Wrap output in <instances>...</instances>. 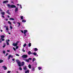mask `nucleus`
<instances>
[{
    "label": "nucleus",
    "instance_id": "f257e3e1",
    "mask_svg": "<svg viewBox=\"0 0 73 73\" xmlns=\"http://www.w3.org/2000/svg\"><path fill=\"white\" fill-rule=\"evenodd\" d=\"M16 61L18 64V65L19 66L21 67V66H24V64L25 63L24 62H22V64H21V62H20V61H19V60H16Z\"/></svg>",
    "mask_w": 73,
    "mask_h": 73
},
{
    "label": "nucleus",
    "instance_id": "f03ea898",
    "mask_svg": "<svg viewBox=\"0 0 73 73\" xmlns=\"http://www.w3.org/2000/svg\"><path fill=\"white\" fill-rule=\"evenodd\" d=\"M7 7L9 8V9H10V8H16V6L13 5H10L9 4H7Z\"/></svg>",
    "mask_w": 73,
    "mask_h": 73
},
{
    "label": "nucleus",
    "instance_id": "7ed1b4c3",
    "mask_svg": "<svg viewBox=\"0 0 73 73\" xmlns=\"http://www.w3.org/2000/svg\"><path fill=\"white\" fill-rule=\"evenodd\" d=\"M28 54L29 55L30 54H33L34 55H37V53L36 52H34L33 53L32 52H31V51H29L28 52Z\"/></svg>",
    "mask_w": 73,
    "mask_h": 73
},
{
    "label": "nucleus",
    "instance_id": "20e7f679",
    "mask_svg": "<svg viewBox=\"0 0 73 73\" xmlns=\"http://www.w3.org/2000/svg\"><path fill=\"white\" fill-rule=\"evenodd\" d=\"M19 42H20L17 41L16 42V43H13L12 45H13V46H17V45H18V43H19Z\"/></svg>",
    "mask_w": 73,
    "mask_h": 73
},
{
    "label": "nucleus",
    "instance_id": "39448f33",
    "mask_svg": "<svg viewBox=\"0 0 73 73\" xmlns=\"http://www.w3.org/2000/svg\"><path fill=\"white\" fill-rule=\"evenodd\" d=\"M22 57L23 58H27L28 57V56L27 55H23L22 56Z\"/></svg>",
    "mask_w": 73,
    "mask_h": 73
},
{
    "label": "nucleus",
    "instance_id": "423d86ee",
    "mask_svg": "<svg viewBox=\"0 0 73 73\" xmlns=\"http://www.w3.org/2000/svg\"><path fill=\"white\" fill-rule=\"evenodd\" d=\"M2 68H4V70H7V67L5 66H2Z\"/></svg>",
    "mask_w": 73,
    "mask_h": 73
},
{
    "label": "nucleus",
    "instance_id": "0eeeda50",
    "mask_svg": "<svg viewBox=\"0 0 73 73\" xmlns=\"http://www.w3.org/2000/svg\"><path fill=\"white\" fill-rule=\"evenodd\" d=\"M0 36L1 37V40H2L3 38H4L5 37V36H4V35H1Z\"/></svg>",
    "mask_w": 73,
    "mask_h": 73
},
{
    "label": "nucleus",
    "instance_id": "6e6552de",
    "mask_svg": "<svg viewBox=\"0 0 73 73\" xmlns=\"http://www.w3.org/2000/svg\"><path fill=\"white\" fill-rule=\"evenodd\" d=\"M7 3H8V1L6 0L4 1L3 2V4H7Z\"/></svg>",
    "mask_w": 73,
    "mask_h": 73
},
{
    "label": "nucleus",
    "instance_id": "1a4fd4ad",
    "mask_svg": "<svg viewBox=\"0 0 73 73\" xmlns=\"http://www.w3.org/2000/svg\"><path fill=\"white\" fill-rule=\"evenodd\" d=\"M9 10H7V11H6V13H7V14H9V15H11V13H9Z\"/></svg>",
    "mask_w": 73,
    "mask_h": 73
},
{
    "label": "nucleus",
    "instance_id": "9d476101",
    "mask_svg": "<svg viewBox=\"0 0 73 73\" xmlns=\"http://www.w3.org/2000/svg\"><path fill=\"white\" fill-rule=\"evenodd\" d=\"M23 69L24 70H27V67L26 66L23 67Z\"/></svg>",
    "mask_w": 73,
    "mask_h": 73
},
{
    "label": "nucleus",
    "instance_id": "9b49d317",
    "mask_svg": "<svg viewBox=\"0 0 73 73\" xmlns=\"http://www.w3.org/2000/svg\"><path fill=\"white\" fill-rule=\"evenodd\" d=\"M23 31L24 32V34H26V33L28 32V31L27 30H24Z\"/></svg>",
    "mask_w": 73,
    "mask_h": 73
},
{
    "label": "nucleus",
    "instance_id": "f8f14e48",
    "mask_svg": "<svg viewBox=\"0 0 73 73\" xmlns=\"http://www.w3.org/2000/svg\"><path fill=\"white\" fill-rule=\"evenodd\" d=\"M18 11V7H16L15 9V11L16 12H17Z\"/></svg>",
    "mask_w": 73,
    "mask_h": 73
},
{
    "label": "nucleus",
    "instance_id": "ddd939ff",
    "mask_svg": "<svg viewBox=\"0 0 73 73\" xmlns=\"http://www.w3.org/2000/svg\"><path fill=\"white\" fill-rule=\"evenodd\" d=\"M1 14L3 16H4V15H5V13L4 12H2L1 13Z\"/></svg>",
    "mask_w": 73,
    "mask_h": 73
},
{
    "label": "nucleus",
    "instance_id": "4468645a",
    "mask_svg": "<svg viewBox=\"0 0 73 73\" xmlns=\"http://www.w3.org/2000/svg\"><path fill=\"white\" fill-rule=\"evenodd\" d=\"M35 61H36V58H33V62Z\"/></svg>",
    "mask_w": 73,
    "mask_h": 73
},
{
    "label": "nucleus",
    "instance_id": "2eb2a0df",
    "mask_svg": "<svg viewBox=\"0 0 73 73\" xmlns=\"http://www.w3.org/2000/svg\"><path fill=\"white\" fill-rule=\"evenodd\" d=\"M37 50H38V49H37V48H34V51H35V52H36V51H37Z\"/></svg>",
    "mask_w": 73,
    "mask_h": 73
},
{
    "label": "nucleus",
    "instance_id": "dca6fc26",
    "mask_svg": "<svg viewBox=\"0 0 73 73\" xmlns=\"http://www.w3.org/2000/svg\"><path fill=\"white\" fill-rule=\"evenodd\" d=\"M22 23H25V22H26V20H22Z\"/></svg>",
    "mask_w": 73,
    "mask_h": 73
},
{
    "label": "nucleus",
    "instance_id": "f3484780",
    "mask_svg": "<svg viewBox=\"0 0 73 73\" xmlns=\"http://www.w3.org/2000/svg\"><path fill=\"white\" fill-rule=\"evenodd\" d=\"M6 43L7 44V45H9V42H8V41H7V40H6Z\"/></svg>",
    "mask_w": 73,
    "mask_h": 73
},
{
    "label": "nucleus",
    "instance_id": "a211bd4d",
    "mask_svg": "<svg viewBox=\"0 0 73 73\" xmlns=\"http://www.w3.org/2000/svg\"><path fill=\"white\" fill-rule=\"evenodd\" d=\"M25 73H29V71L28 70H27V71H25Z\"/></svg>",
    "mask_w": 73,
    "mask_h": 73
},
{
    "label": "nucleus",
    "instance_id": "6ab92c4d",
    "mask_svg": "<svg viewBox=\"0 0 73 73\" xmlns=\"http://www.w3.org/2000/svg\"><path fill=\"white\" fill-rule=\"evenodd\" d=\"M6 31H8V30L9 29L8 28V27L7 26L6 27Z\"/></svg>",
    "mask_w": 73,
    "mask_h": 73
},
{
    "label": "nucleus",
    "instance_id": "aec40b11",
    "mask_svg": "<svg viewBox=\"0 0 73 73\" xmlns=\"http://www.w3.org/2000/svg\"><path fill=\"white\" fill-rule=\"evenodd\" d=\"M28 67L29 69H31V65L29 64L28 66Z\"/></svg>",
    "mask_w": 73,
    "mask_h": 73
},
{
    "label": "nucleus",
    "instance_id": "412c9836",
    "mask_svg": "<svg viewBox=\"0 0 73 73\" xmlns=\"http://www.w3.org/2000/svg\"><path fill=\"white\" fill-rule=\"evenodd\" d=\"M3 60H1V59L0 58V63H2V62H3Z\"/></svg>",
    "mask_w": 73,
    "mask_h": 73
},
{
    "label": "nucleus",
    "instance_id": "4be33fe9",
    "mask_svg": "<svg viewBox=\"0 0 73 73\" xmlns=\"http://www.w3.org/2000/svg\"><path fill=\"white\" fill-rule=\"evenodd\" d=\"M24 16H21V20H23L24 19L23 18Z\"/></svg>",
    "mask_w": 73,
    "mask_h": 73
},
{
    "label": "nucleus",
    "instance_id": "5701e85b",
    "mask_svg": "<svg viewBox=\"0 0 73 73\" xmlns=\"http://www.w3.org/2000/svg\"><path fill=\"white\" fill-rule=\"evenodd\" d=\"M29 47L31 46V43H30L29 44Z\"/></svg>",
    "mask_w": 73,
    "mask_h": 73
},
{
    "label": "nucleus",
    "instance_id": "b1692460",
    "mask_svg": "<svg viewBox=\"0 0 73 73\" xmlns=\"http://www.w3.org/2000/svg\"><path fill=\"white\" fill-rule=\"evenodd\" d=\"M26 46H27V44H26V43L25 44L23 45V47H25Z\"/></svg>",
    "mask_w": 73,
    "mask_h": 73
},
{
    "label": "nucleus",
    "instance_id": "393cba45",
    "mask_svg": "<svg viewBox=\"0 0 73 73\" xmlns=\"http://www.w3.org/2000/svg\"><path fill=\"white\" fill-rule=\"evenodd\" d=\"M19 69L20 70H23V69H22V68H21V67H20L19 68Z\"/></svg>",
    "mask_w": 73,
    "mask_h": 73
},
{
    "label": "nucleus",
    "instance_id": "a878e982",
    "mask_svg": "<svg viewBox=\"0 0 73 73\" xmlns=\"http://www.w3.org/2000/svg\"><path fill=\"white\" fill-rule=\"evenodd\" d=\"M17 23L18 24H19V25H18V27H19V26H20V23L19 22H17Z\"/></svg>",
    "mask_w": 73,
    "mask_h": 73
},
{
    "label": "nucleus",
    "instance_id": "bb28decb",
    "mask_svg": "<svg viewBox=\"0 0 73 73\" xmlns=\"http://www.w3.org/2000/svg\"><path fill=\"white\" fill-rule=\"evenodd\" d=\"M8 23L10 24V25H12V24L11 23V22H10V21H8Z\"/></svg>",
    "mask_w": 73,
    "mask_h": 73
},
{
    "label": "nucleus",
    "instance_id": "cd10ccee",
    "mask_svg": "<svg viewBox=\"0 0 73 73\" xmlns=\"http://www.w3.org/2000/svg\"><path fill=\"white\" fill-rule=\"evenodd\" d=\"M10 20H15V19L13 18H10Z\"/></svg>",
    "mask_w": 73,
    "mask_h": 73
},
{
    "label": "nucleus",
    "instance_id": "c85d7f7f",
    "mask_svg": "<svg viewBox=\"0 0 73 73\" xmlns=\"http://www.w3.org/2000/svg\"><path fill=\"white\" fill-rule=\"evenodd\" d=\"M32 70V71H35V68H33Z\"/></svg>",
    "mask_w": 73,
    "mask_h": 73
},
{
    "label": "nucleus",
    "instance_id": "c756f323",
    "mask_svg": "<svg viewBox=\"0 0 73 73\" xmlns=\"http://www.w3.org/2000/svg\"><path fill=\"white\" fill-rule=\"evenodd\" d=\"M39 70H41V67H39L38 68Z\"/></svg>",
    "mask_w": 73,
    "mask_h": 73
},
{
    "label": "nucleus",
    "instance_id": "7c9ffc66",
    "mask_svg": "<svg viewBox=\"0 0 73 73\" xmlns=\"http://www.w3.org/2000/svg\"><path fill=\"white\" fill-rule=\"evenodd\" d=\"M3 54H5V50L3 51Z\"/></svg>",
    "mask_w": 73,
    "mask_h": 73
},
{
    "label": "nucleus",
    "instance_id": "2f4dec72",
    "mask_svg": "<svg viewBox=\"0 0 73 73\" xmlns=\"http://www.w3.org/2000/svg\"><path fill=\"white\" fill-rule=\"evenodd\" d=\"M29 59H26V61L27 62H29Z\"/></svg>",
    "mask_w": 73,
    "mask_h": 73
},
{
    "label": "nucleus",
    "instance_id": "473e14b6",
    "mask_svg": "<svg viewBox=\"0 0 73 73\" xmlns=\"http://www.w3.org/2000/svg\"><path fill=\"white\" fill-rule=\"evenodd\" d=\"M3 44H4V46H3V48H5V44H4V43Z\"/></svg>",
    "mask_w": 73,
    "mask_h": 73
},
{
    "label": "nucleus",
    "instance_id": "72a5a7b5",
    "mask_svg": "<svg viewBox=\"0 0 73 73\" xmlns=\"http://www.w3.org/2000/svg\"><path fill=\"white\" fill-rule=\"evenodd\" d=\"M10 57H11V56H10V55H9V57H8V60H9V59H10Z\"/></svg>",
    "mask_w": 73,
    "mask_h": 73
},
{
    "label": "nucleus",
    "instance_id": "f704fd0d",
    "mask_svg": "<svg viewBox=\"0 0 73 73\" xmlns=\"http://www.w3.org/2000/svg\"><path fill=\"white\" fill-rule=\"evenodd\" d=\"M16 49H18V48H19V46H16Z\"/></svg>",
    "mask_w": 73,
    "mask_h": 73
},
{
    "label": "nucleus",
    "instance_id": "c9c22d12",
    "mask_svg": "<svg viewBox=\"0 0 73 73\" xmlns=\"http://www.w3.org/2000/svg\"><path fill=\"white\" fill-rule=\"evenodd\" d=\"M22 51L23 52H25V50H24V49H22Z\"/></svg>",
    "mask_w": 73,
    "mask_h": 73
},
{
    "label": "nucleus",
    "instance_id": "e433bc0d",
    "mask_svg": "<svg viewBox=\"0 0 73 73\" xmlns=\"http://www.w3.org/2000/svg\"><path fill=\"white\" fill-rule=\"evenodd\" d=\"M13 49L15 51H16V48L15 47L13 48Z\"/></svg>",
    "mask_w": 73,
    "mask_h": 73
},
{
    "label": "nucleus",
    "instance_id": "4c0bfd02",
    "mask_svg": "<svg viewBox=\"0 0 73 73\" xmlns=\"http://www.w3.org/2000/svg\"><path fill=\"white\" fill-rule=\"evenodd\" d=\"M10 57H11V58H13V56H11V55H10Z\"/></svg>",
    "mask_w": 73,
    "mask_h": 73
},
{
    "label": "nucleus",
    "instance_id": "58836bf2",
    "mask_svg": "<svg viewBox=\"0 0 73 73\" xmlns=\"http://www.w3.org/2000/svg\"><path fill=\"white\" fill-rule=\"evenodd\" d=\"M19 6H20V7H21V8H22V7H21V5H19Z\"/></svg>",
    "mask_w": 73,
    "mask_h": 73
},
{
    "label": "nucleus",
    "instance_id": "ea45409f",
    "mask_svg": "<svg viewBox=\"0 0 73 73\" xmlns=\"http://www.w3.org/2000/svg\"><path fill=\"white\" fill-rule=\"evenodd\" d=\"M11 72V71H9L7 72V73H10Z\"/></svg>",
    "mask_w": 73,
    "mask_h": 73
},
{
    "label": "nucleus",
    "instance_id": "a19ab883",
    "mask_svg": "<svg viewBox=\"0 0 73 73\" xmlns=\"http://www.w3.org/2000/svg\"><path fill=\"white\" fill-rule=\"evenodd\" d=\"M1 17H3V18H5V17L3 15H2L1 16Z\"/></svg>",
    "mask_w": 73,
    "mask_h": 73
},
{
    "label": "nucleus",
    "instance_id": "79ce46f5",
    "mask_svg": "<svg viewBox=\"0 0 73 73\" xmlns=\"http://www.w3.org/2000/svg\"><path fill=\"white\" fill-rule=\"evenodd\" d=\"M2 42V40L0 39V43H1Z\"/></svg>",
    "mask_w": 73,
    "mask_h": 73
},
{
    "label": "nucleus",
    "instance_id": "37998d69",
    "mask_svg": "<svg viewBox=\"0 0 73 73\" xmlns=\"http://www.w3.org/2000/svg\"><path fill=\"white\" fill-rule=\"evenodd\" d=\"M10 28L11 29H13V27H12V26H11V25L10 26Z\"/></svg>",
    "mask_w": 73,
    "mask_h": 73
},
{
    "label": "nucleus",
    "instance_id": "c03bdc74",
    "mask_svg": "<svg viewBox=\"0 0 73 73\" xmlns=\"http://www.w3.org/2000/svg\"><path fill=\"white\" fill-rule=\"evenodd\" d=\"M28 59H29V60H32V58H29Z\"/></svg>",
    "mask_w": 73,
    "mask_h": 73
},
{
    "label": "nucleus",
    "instance_id": "a18cd8bd",
    "mask_svg": "<svg viewBox=\"0 0 73 73\" xmlns=\"http://www.w3.org/2000/svg\"><path fill=\"white\" fill-rule=\"evenodd\" d=\"M21 32H22V33H24V31H21Z\"/></svg>",
    "mask_w": 73,
    "mask_h": 73
},
{
    "label": "nucleus",
    "instance_id": "49530a36",
    "mask_svg": "<svg viewBox=\"0 0 73 73\" xmlns=\"http://www.w3.org/2000/svg\"><path fill=\"white\" fill-rule=\"evenodd\" d=\"M24 34L25 37V36H27V35H26V34Z\"/></svg>",
    "mask_w": 73,
    "mask_h": 73
},
{
    "label": "nucleus",
    "instance_id": "de8ad7c7",
    "mask_svg": "<svg viewBox=\"0 0 73 73\" xmlns=\"http://www.w3.org/2000/svg\"><path fill=\"white\" fill-rule=\"evenodd\" d=\"M0 11H1V12H3V11L1 9H0Z\"/></svg>",
    "mask_w": 73,
    "mask_h": 73
},
{
    "label": "nucleus",
    "instance_id": "09e8293b",
    "mask_svg": "<svg viewBox=\"0 0 73 73\" xmlns=\"http://www.w3.org/2000/svg\"><path fill=\"white\" fill-rule=\"evenodd\" d=\"M7 52H10V51L9 50H7Z\"/></svg>",
    "mask_w": 73,
    "mask_h": 73
},
{
    "label": "nucleus",
    "instance_id": "8fccbe9b",
    "mask_svg": "<svg viewBox=\"0 0 73 73\" xmlns=\"http://www.w3.org/2000/svg\"><path fill=\"white\" fill-rule=\"evenodd\" d=\"M2 41H4V39H2Z\"/></svg>",
    "mask_w": 73,
    "mask_h": 73
},
{
    "label": "nucleus",
    "instance_id": "3c124183",
    "mask_svg": "<svg viewBox=\"0 0 73 73\" xmlns=\"http://www.w3.org/2000/svg\"><path fill=\"white\" fill-rule=\"evenodd\" d=\"M10 40L9 39L8 40H7V42H8V41L9 42V41H10Z\"/></svg>",
    "mask_w": 73,
    "mask_h": 73
},
{
    "label": "nucleus",
    "instance_id": "603ef678",
    "mask_svg": "<svg viewBox=\"0 0 73 73\" xmlns=\"http://www.w3.org/2000/svg\"><path fill=\"white\" fill-rule=\"evenodd\" d=\"M6 21H8V19H6Z\"/></svg>",
    "mask_w": 73,
    "mask_h": 73
},
{
    "label": "nucleus",
    "instance_id": "864d4df0",
    "mask_svg": "<svg viewBox=\"0 0 73 73\" xmlns=\"http://www.w3.org/2000/svg\"><path fill=\"white\" fill-rule=\"evenodd\" d=\"M12 60L13 61H15V59H13Z\"/></svg>",
    "mask_w": 73,
    "mask_h": 73
},
{
    "label": "nucleus",
    "instance_id": "5fc2aeb1",
    "mask_svg": "<svg viewBox=\"0 0 73 73\" xmlns=\"http://www.w3.org/2000/svg\"><path fill=\"white\" fill-rule=\"evenodd\" d=\"M17 5H18V6H19V4H17Z\"/></svg>",
    "mask_w": 73,
    "mask_h": 73
},
{
    "label": "nucleus",
    "instance_id": "6e6d98bb",
    "mask_svg": "<svg viewBox=\"0 0 73 73\" xmlns=\"http://www.w3.org/2000/svg\"><path fill=\"white\" fill-rule=\"evenodd\" d=\"M6 55H8V53H7Z\"/></svg>",
    "mask_w": 73,
    "mask_h": 73
},
{
    "label": "nucleus",
    "instance_id": "4d7b16f0",
    "mask_svg": "<svg viewBox=\"0 0 73 73\" xmlns=\"http://www.w3.org/2000/svg\"><path fill=\"white\" fill-rule=\"evenodd\" d=\"M15 55H19L17 54H15Z\"/></svg>",
    "mask_w": 73,
    "mask_h": 73
},
{
    "label": "nucleus",
    "instance_id": "13d9d810",
    "mask_svg": "<svg viewBox=\"0 0 73 73\" xmlns=\"http://www.w3.org/2000/svg\"><path fill=\"white\" fill-rule=\"evenodd\" d=\"M8 33L9 35H11V33Z\"/></svg>",
    "mask_w": 73,
    "mask_h": 73
},
{
    "label": "nucleus",
    "instance_id": "bf43d9fd",
    "mask_svg": "<svg viewBox=\"0 0 73 73\" xmlns=\"http://www.w3.org/2000/svg\"><path fill=\"white\" fill-rule=\"evenodd\" d=\"M8 17L9 18V17H10L9 15L8 16Z\"/></svg>",
    "mask_w": 73,
    "mask_h": 73
},
{
    "label": "nucleus",
    "instance_id": "052dcab7",
    "mask_svg": "<svg viewBox=\"0 0 73 73\" xmlns=\"http://www.w3.org/2000/svg\"><path fill=\"white\" fill-rule=\"evenodd\" d=\"M1 32H3V30H1Z\"/></svg>",
    "mask_w": 73,
    "mask_h": 73
},
{
    "label": "nucleus",
    "instance_id": "680f3d73",
    "mask_svg": "<svg viewBox=\"0 0 73 73\" xmlns=\"http://www.w3.org/2000/svg\"><path fill=\"white\" fill-rule=\"evenodd\" d=\"M16 56H19V55H16Z\"/></svg>",
    "mask_w": 73,
    "mask_h": 73
},
{
    "label": "nucleus",
    "instance_id": "e2e57ef3",
    "mask_svg": "<svg viewBox=\"0 0 73 73\" xmlns=\"http://www.w3.org/2000/svg\"><path fill=\"white\" fill-rule=\"evenodd\" d=\"M17 73H19V72L18 71H17Z\"/></svg>",
    "mask_w": 73,
    "mask_h": 73
},
{
    "label": "nucleus",
    "instance_id": "0e129e2a",
    "mask_svg": "<svg viewBox=\"0 0 73 73\" xmlns=\"http://www.w3.org/2000/svg\"><path fill=\"white\" fill-rule=\"evenodd\" d=\"M11 3H13V2H12Z\"/></svg>",
    "mask_w": 73,
    "mask_h": 73
},
{
    "label": "nucleus",
    "instance_id": "69168bd1",
    "mask_svg": "<svg viewBox=\"0 0 73 73\" xmlns=\"http://www.w3.org/2000/svg\"><path fill=\"white\" fill-rule=\"evenodd\" d=\"M4 27H6V26H5Z\"/></svg>",
    "mask_w": 73,
    "mask_h": 73
},
{
    "label": "nucleus",
    "instance_id": "338daca9",
    "mask_svg": "<svg viewBox=\"0 0 73 73\" xmlns=\"http://www.w3.org/2000/svg\"><path fill=\"white\" fill-rule=\"evenodd\" d=\"M36 65H37V63H36Z\"/></svg>",
    "mask_w": 73,
    "mask_h": 73
},
{
    "label": "nucleus",
    "instance_id": "774afa93",
    "mask_svg": "<svg viewBox=\"0 0 73 73\" xmlns=\"http://www.w3.org/2000/svg\"><path fill=\"white\" fill-rule=\"evenodd\" d=\"M5 56H7V55H6Z\"/></svg>",
    "mask_w": 73,
    "mask_h": 73
}]
</instances>
